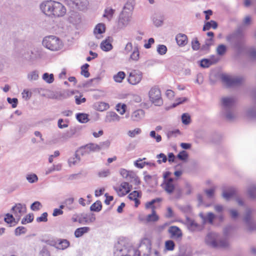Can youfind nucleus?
Segmentation results:
<instances>
[{
	"mask_svg": "<svg viewBox=\"0 0 256 256\" xmlns=\"http://www.w3.org/2000/svg\"><path fill=\"white\" fill-rule=\"evenodd\" d=\"M40 8L44 14L50 17H62L66 13V8L62 4L51 0L43 2Z\"/></svg>",
	"mask_w": 256,
	"mask_h": 256,
	"instance_id": "1",
	"label": "nucleus"
},
{
	"mask_svg": "<svg viewBox=\"0 0 256 256\" xmlns=\"http://www.w3.org/2000/svg\"><path fill=\"white\" fill-rule=\"evenodd\" d=\"M204 242L208 246L212 248H226L230 246L227 238H221L218 234L213 232L206 234Z\"/></svg>",
	"mask_w": 256,
	"mask_h": 256,
	"instance_id": "2",
	"label": "nucleus"
},
{
	"mask_svg": "<svg viewBox=\"0 0 256 256\" xmlns=\"http://www.w3.org/2000/svg\"><path fill=\"white\" fill-rule=\"evenodd\" d=\"M226 40L234 48L240 49L244 42V38L242 32L238 30L228 35Z\"/></svg>",
	"mask_w": 256,
	"mask_h": 256,
	"instance_id": "3",
	"label": "nucleus"
},
{
	"mask_svg": "<svg viewBox=\"0 0 256 256\" xmlns=\"http://www.w3.org/2000/svg\"><path fill=\"white\" fill-rule=\"evenodd\" d=\"M42 44L52 51H58L62 48V44L60 40L54 36L45 37L43 40Z\"/></svg>",
	"mask_w": 256,
	"mask_h": 256,
	"instance_id": "4",
	"label": "nucleus"
},
{
	"mask_svg": "<svg viewBox=\"0 0 256 256\" xmlns=\"http://www.w3.org/2000/svg\"><path fill=\"white\" fill-rule=\"evenodd\" d=\"M148 97L150 101L156 106H161L163 100L161 96V92L157 86L152 87L148 92Z\"/></svg>",
	"mask_w": 256,
	"mask_h": 256,
	"instance_id": "5",
	"label": "nucleus"
},
{
	"mask_svg": "<svg viewBox=\"0 0 256 256\" xmlns=\"http://www.w3.org/2000/svg\"><path fill=\"white\" fill-rule=\"evenodd\" d=\"M222 82L228 87L236 86L240 84L243 78L240 76H232L222 74L221 76Z\"/></svg>",
	"mask_w": 256,
	"mask_h": 256,
	"instance_id": "6",
	"label": "nucleus"
},
{
	"mask_svg": "<svg viewBox=\"0 0 256 256\" xmlns=\"http://www.w3.org/2000/svg\"><path fill=\"white\" fill-rule=\"evenodd\" d=\"M120 173L124 178L129 180L130 182H134L136 185H138L140 184V182L138 177L134 172L121 168L120 170Z\"/></svg>",
	"mask_w": 256,
	"mask_h": 256,
	"instance_id": "7",
	"label": "nucleus"
},
{
	"mask_svg": "<svg viewBox=\"0 0 256 256\" xmlns=\"http://www.w3.org/2000/svg\"><path fill=\"white\" fill-rule=\"evenodd\" d=\"M66 2L70 7L80 10H86L88 4L87 0H66Z\"/></svg>",
	"mask_w": 256,
	"mask_h": 256,
	"instance_id": "8",
	"label": "nucleus"
},
{
	"mask_svg": "<svg viewBox=\"0 0 256 256\" xmlns=\"http://www.w3.org/2000/svg\"><path fill=\"white\" fill-rule=\"evenodd\" d=\"M142 78V72L138 70H134L129 72L128 82L131 84L136 85L140 82Z\"/></svg>",
	"mask_w": 256,
	"mask_h": 256,
	"instance_id": "9",
	"label": "nucleus"
},
{
	"mask_svg": "<svg viewBox=\"0 0 256 256\" xmlns=\"http://www.w3.org/2000/svg\"><path fill=\"white\" fill-rule=\"evenodd\" d=\"M98 145L94 143H90L82 146L76 151L81 156H84L90 154L92 152L98 151Z\"/></svg>",
	"mask_w": 256,
	"mask_h": 256,
	"instance_id": "10",
	"label": "nucleus"
},
{
	"mask_svg": "<svg viewBox=\"0 0 256 256\" xmlns=\"http://www.w3.org/2000/svg\"><path fill=\"white\" fill-rule=\"evenodd\" d=\"M252 210L248 208L246 211V214L244 218V220L247 226L250 230H256V222H255L251 218V214Z\"/></svg>",
	"mask_w": 256,
	"mask_h": 256,
	"instance_id": "11",
	"label": "nucleus"
},
{
	"mask_svg": "<svg viewBox=\"0 0 256 256\" xmlns=\"http://www.w3.org/2000/svg\"><path fill=\"white\" fill-rule=\"evenodd\" d=\"M168 232L170 238L176 240H180L182 237V230L176 226H170L168 228Z\"/></svg>",
	"mask_w": 256,
	"mask_h": 256,
	"instance_id": "12",
	"label": "nucleus"
},
{
	"mask_svg": "<svg viewBox=\"0 0 256 256\" xmlns=\"http://www.w3.org/2000/svg\"><path fill=\"white\" fill-rule=\"evenodd\" d=\"M12 210L14 212L18 220H19L22 215L26 212V208L24 204L18 203L12 208Z\"/></svg>",
	"mask_w": 256,
	"mask_h": 256,
	"instance_id": "13",
	"label": "nucleus"
},
{
	"mask_svg": "<svg viewBox=\"0 0 256 256\" xmlns=\"http://www.w3.org/2000/svg\"><path fill=\"white\" fill-rule=\"evenodd\" d=\"M174 179L172 178L165 180L163 184H162L163 188L168 194H172L176 190V186L174 184Z\"/></svg>",
	"mask_w": 256,
	"mask_h": 256,
	"instance_id": "14",
	"label": "nucleus"
},
{
	"mask_svg": "<svg viewBox=\"0 0 256 256\" xmlns=\"http://www.w3.org/2000/svg\"><path fill=\"white\" fill-rule=\"evenodd\" d=\"M222 101L224 110H232L236 102L233 98H224Z\"/></svg>",
	"mask_w": 256,
	"mask_h": 256,
	"instance_id": "15",
	"label": "nucleus"
},
{
	"mask_svg": "<svg viewBox=\"0 0 256 256\" xmlns=\"http://www.w3.org/2000/svg\"><path fill=\"white\" fill-rule=\"evenodd\" d=\"M186 223L188 229L191 232L199 231L201 230V226L190 218H186Z\"/></svg>",
	"mask_w": 256,
	"mask_h": 256,
	"instance_id": "16",
	"label": "nucleus"
},
{
	"mask_svg": "<svg viewBox=\"0 0 256 256\" xmlns=\"http://www.w3.org/2000/svg\"><path fill=\"white\" fill-rule=\"evenodd\" d=\"M130 20V16L128 14L122 12L120 16L118 25L120 27H125L129 23Z\"/></svg>",
	"mask_w": 256,
	"mask_h": 256,
	"instance_id": "17",
	"label": "nucleus"
},
{
	"mask_svg": "<svg viewBox=\"0 0 256 256\" xmlns=\"http://www.w3.org/2000/svg\"><path fill=\"white\" fill-rule=\"evenodd\" d=\"M145 115L144 111L142 109L134 111L131 114V119L134 122H139L142 120Z\"/></svg>",
	"mask_w": 256,
	"mask_h": 256,
	"instance_id": "18",
	"label": "nucleus"
},
{
	"mask_svg": "<svg viewBox=\"0 0 256 256\" xmlns=\"http://www.w3.org/2000/svg\"><path fill=\"white\" fill-rule=\"evenodd\" d=\"M120 120V117L115 112H108L106 114L104 121L106 122H112L119 121Z\"/></svg>",
	"mask_w": 256,
	"mask_h": 256,
	"instance_id": "19",
	"label": "nucleus"
},
{
	"mask_svg": "<svg viewBox=\"0 0 256 256\" xmlns=\"http://www.w3.org/2000/svg\"><path fill=\"white\" fill-rule=\"evenodd\" d=\"M199 216L202 220L204 224L208 222L212 224L215 218L214 214L211 212H208L206 216H204L202 213H200Z\"/></svg>",
	"mask_w": 256,
	"mask_h": 256,
	"instance_id": "20",
	"label": "nucleus"
},
{
	"mask_svg": "<svg viewBox=\"0 0 256 256\" xmlns=\"http://www.w3.org/2000/svg\"><path fill=\"white\" fill-rule=\"evenodd\" d=\"M176 40L178 44L181 46H186L188 43V38L184 34H178L176 37Z\"/></svg>",
	"mask_w": 256,
	"mask_h": 256,
	"instance_id": "21",
	"label": "nucleus"
},
{
	"mask_svg": "<svg viewBox=\"0 0 256 256\" xmlns=\"http://www.w3.org/2000/svg\"><path fill=\"white\" fill-rule=\"evenodd\" d=\"M57 243H58V246L56 248L62 250L66 249L70 244L69 241L66 239L58 238L57 239Z\"/></svg>",
	"mask_w": 256,
	"mask_h": 256,
	"instance_id": "22",
	"label": "nucleus"
},
{
	"mask_svg": "<svg viewBox=\"0 0 256 256\" xmlns=\"http://www.w3.org/2000/svg\"><path fill=\"white\" fill-rule=\"evenodd\" d=\"M218 61V58L214 60L202 59L200 62V66L204 68H208L210 66L216 64Z\"/></svg>",
	"mask_w": 256,
	"mask_h": 256,
	"instance_id": "23",
	"label": "nucleus"
},
{
	"mask_svg": "<svg viewBox=\"0 0 256 256\" xmlns=\"http://www.w3.org/2000/svg\"><path fill=\"white\" fill-rule=\"evenodd\" d=\"M248 194L250 198L252 200H256V184L250 186L247 189Z\"/></svg>",
	"mask_w": 256,
	"mask_h": 256,
	"instance_id": "24",
	"label": "nucleus"
},
{
	"mask_svg": "<svg viewBox=\"0 0 256 256\" xmlns=\"http://www.w3.org/2000/svg\"><path fill=\"white\" fill-rule=\"evenodd\" d=\"M94 106L96 110L102 112L109 108V104L104 102H98L94 104Z\"/></svg>",
	"mask_w": 256,
	"mask_h": 256,
	"instance_id": "25",
	"label": "nucleus"
},
{
	"mask_svg": "<svg viewBox=\"0 0 256 256\" xmlns=\"http://www.w3.org/2000/svg\"><path fill=\"white\" fill-rule=\"evenodd\" d=\"M90 228L88 227H82L77 228L74 232V236L76 238H80L84 234L88 232Z\"/></svg>",
	"mask_w": 256,
	"mask_h": 256,
	"instance_id": "26",
	"label": "nucleus"
},
{
	"mask_svg": "<svg viewBox=\"0 0 256 256\" xmlns=\"http://www.w3.org/2000/svg\"><path fill=\"white\" fill-rule=\"evenodd\" d=\"M154 208V206H152V213L147 216L146 218V220L147 222H154L158 220V216L156 214Z\"/></svg>",
	"mask_w": 256,
	"mask_h": 256,
	"instance_id": "27",
	"label": "nucleus"
},
{
	"mask_svg": "<svg viewBox=\"0 0 256 256\" xmlns=\"http://www.w3.org/2000/svg\"><path fill=\"white\" fill-rule=\"evenodd\" d=\"M78 152H76L74 154V156L70 157L68 160V164L70 166H74L78 163L80 162V157L78 156V154H77Z\"/></svg>",
	"mask_w": 256,
	"mask_h": 256,
	"instance_id": "28",
	"label": "nucleus"
},
{
	"mask_svg": "<svg viewBox=\"0 0 256 256\" xmlns=\"http://www.w3.org/2000/svg\"><path fill=\"white\" fill-rule=\"evenodd\" d=\"M211 28L216 29L218 28V24L216 21L210 20L205 23L203 26V30L206 31L209 30Z\"/></svg>",
	"mask_w": 256,
	"mask_h": 256,
	"instance_id": "29",
	"label": "nucleus"
},
{
	"mask_svg": "<svg viewBox=\"0 0 256 256\" xmlns=\"http://www.w3.org/2000/svg\"><path fill=\"white\" fill-rule=\"evenodd\" d=\"M100 48L104 51L108 52L112 49V46L110 42L108 41V40L106 39L101 42Z\"/></svg>",
	"mask_w": 256,
	"mask_h": 256,
	"instance_id": "30",
	"label": "nucleus"
},
{
	"mask_svg": "<svg viewBox=\"0 0 256 256\" xmlns=\"http://www.w3.org/2000/svg\"><path fill=\"white\" fill-rule=\"evenodd\" d=\"M235 192V189L230 188L228 189V191L224 190L222 196L224 199L228 200L234 194Z\"/></svg>",
	"mask_w": 256,
	"mask_h": 256,
	"instance_id": "31",
	"label": "nucleus"
},
{
	"mask_svg": "<svg viewBox=\"0 0 256 256\" xmlns=\"http://www.w3.org/2000/svg\"><path fill=\"white\" fill-rule=\"evenodd\" d=\"M126 77V74L124 72L120 71L118 72L116 74H114L113 76L114 80L116 82H122V80Z\"/></svg>",
	"mask_w": 256,
	"mask_h": 256,
	"instance_id": "32",
	"label": "nucleus"
},
{
	"mask_svg": "<svg viewBox=\"0 0 256 256\" xmlns=\"http://www.w3.org/2000/svg\"><path fill=\"white\" fill-rule=\"evenodd\" d=\"M102 208V204L100 200H97L96 202L94 203L90 207L91 211L98 212Z\"/></svg>",
	"mask_w": 256,
	"mask_h": 256,
	"instance_id": "33",
	"label": "nucleus"
},
{
	"mask_svg": "<svg viewBox=\"0 0 256 256\" xmlns=\"http://www.w3.org/2000/svg\"><path fill=\"white\" fill-rule=\"evenodd\" d=\"M76 119L81 123H86L88 121V115L84 113L78 114L76 116Z\"/></svg>",
	"mask_w": 256,
	"mask_h": 256,
	"instance_id": "34",
	"label": "nucleus"
},
{
	"mask_svg": "<svg viewBox=\"0 0 256 256\" xmlns=\"http://www.w3.org/2000/svg\"><path fill=\"white\" fill-rule=\"evenodd\" d=\"M106 27L104 24H98L94 29V34H102L105 32Z\"/></svg>",
	"mask_w": 256,
	"mask_h": 256,
	"instance_id": "35",
	"label": "nucleus"
},
{
	"mask_svg": "<svg viewBox=\"0 0 256 256\" xmlns=\"http://www.w3.org/2000/svg\"><path fill=\"white\" fill-rule=\"evenodd\" d=\"M42 79L47 83L51 84L54 81V74L44 73L42 76Z\"/></svg>",
	"mask_w": 256,
	"mask_h": 256,
	"instance_id": "36",
	"label": "nucleus"
},
{
	"mask_svg": "<svg viewBox=\"0 0 256 256\" xmlns=\"http://www.w3.org/2000/svg\"><path fill=\"white\" fill-rule=\"evenodd\" d=\"M89 64H85L81 67V74L84 76L85 78H88L90 76V74L88 72V68L89 67Z\"/></svg>",
	"mask_w": 256,
	"mask_h": 256,
	"instance_id": "37",
	"label": "nucleus"
},
{
	"mask_svg": "<svg viewBox=\"0 0 256 256\" xmlns=\"http://www.w3.org/2000/svg\"><path fill=\"white\" fill-rule=\"evenodd\" d=\"M141 253L139 250L132 248L128 250V254L124 256H140Z\"/></svg>",
	"mask_w": 256,
	"mask_h": 256,
	"instance_id": "38",
	"label": "nucleus"
},
{
	"mask_svg": "<svg viewBox=\"0 0 256 256\" xmlns=\"http://www.w3.org/2000/svg\"><path fill=\"white\" fill-rule=\"evenodd\" d=\"M74 201V198H70L66 199L64 202V204L66 207V208L69 210H72L74 208V206H72Z\"/></svg>",
	"mask_w": 256,
	"mask_h": 256,
	"instance_id": "39",
	"label": "nucleus"
},
{
	"mask_svg": "<svg viewBox=\"0 0 256 256\" xmlns=\"http://www.w3.org/2000/svg\"><path fill=\"white\" fill-rule=\"evenodd\" d=\"M246 114L248 117L256 120V107H252L248 109Z\"/></svg>",
	"mask_w": 256,
	"mask_h": 256,
	"instance_id": "40",
	"label": "nucleus"
},
{
	"mask_svg": "<svg viewBox=\"0 0 256 256\" xmlns=\"http://www.w3.org/2000/svg\"><path fill=\"white\" fill-rule=\"evenodd\" d=\"M114 10L111 8H107L104 10V14L103 15L104 17L106 18L108 20H110L112 17Z\"/></svg>",
	"mask_w": 256,
	"mask_h": 256,
	"instance_id": "41",
	"label": "nucleus"
},
{
	"mask_svg": "<svg viewBox=\"0 0 256 256\" xmlns=\"http://www.w3.org/2000/svg\"><path fill=\"white\" fill-rule=\"evenodd\" d=\"M38 78V72L36 70L32 71L28 74V78L30 80H36Z\"/></svg>",
	"mask_w": 256,
	"mask_h": 256,
	"instance_id": "42",
	"label": "nucleus"
},
{
	"mask_svg": "<svg viewBox=\"0 0 256 256\" xmlns=\"http://www.w3.org/2000/svg\"><path fill=\"white\" fill-rule=\"evenodd\" d=\"M26 179L30 183H34L38 180L37 176L34 174H27Z\"/></svg>",
	"mask_w": 256,
	"mask_h": 256,
	"instance_id": "43",
	"label": "nucleus"
},
{
	"mask_svg": "<svg viewBox=\"0 0 256 256\" xmlns=\"http://www.w3.org/2000/svg\"><path fill=\"white\" fill-rule=\"evenodd\" d=\"M182 120L184 124L188 125L190 122V116L188 113H184L182 116Z\"/></svg>",
	"mask_w": 256,
	"mask_h": 256,
	"instance_id": "44",
	"label": "nucleus"
},
{
	"mask_svg": "<svg viewBox=\"0 0 256 256\" xmlns=\"http://www.w3.org/2000/svg\"><path fill=\"white\" fill-rule=\"evenodd\" d=\"M128 198L130 200H134L136 199H137L138 198L141 197V193L140 192H138L137 190H134L132 192H130L128 196Z\"/></svg>",
	"mask_w": 256,
	"mask_h": 256,
	"instance_id": "45",
	"label": "nucleus"
},
{
	"mask_svg": "<svg viewBox=\"0 0 256 256\" xmlns=\"http://www.w3.org/2000/svg\"><path fill=\"white\" fill-rule=\"evenodd\" d=\"M139 52L137 47L134 48L132 53L131 54L130 58L135 61H137L139 58Z\"/></svg>",
	"mask_w": 256,
	"mask_h": 256,
	"instance_id": "46",
	"label": "nucleus"
},
{
	"mask_svg": "<svg viewBox=\"0 0 256 256\" xmlns=\"http://www.w3.org/2000/svg\"><path fill=\"white\" fill-rule=\"evenodd\" d=\"M174 242L172 240H168L165 242L166 248L168 250H174Z\"/></svg>",
	"mask_w": 256,
	"mask_h": 256,
	"instance_id": "47",
	"label": "nucleus"
},
{
	"mask_svg": "<svg viewBox=\"0 0 256 256\" xmlns=\"http://www.w3.org/2000/svg\"><path fill=\"white\" fill-rule=\"evenodd\" d=\"M188 152L185 150H182L177 155V158L181 160H186L188 158Z\"/></svg>",
	"mask_w": 256,
	"mask_h": 256,
	"instance_id": "48",
	"label": "nucleus"
},
{
	"mask_svg": "<svg viewBox=\"0 0 256 256\" xmlns=\"http://www.w3.org/2000/svg\"><path fill=\"white\" fill-rule=\"evenodd\" d=\"M226 50V46L224 44H220L216 48L217 54L220 56L224 54Z\"/></svg>",
	"mask_w": 256,
	"mask_h": 256,
	"instance_id": "49",
	"label": "nucleus"
},
{
	"mask_svg": "<svg viewBox=\"0 0 256 256\" xmlns=\"http://www.w3.org/2000/svg\"><path fill=\"white\" fill-rule=\"evenodd\" d=\"M232 110H228L225 111V116L226 118L229 120H233L235 118L236 116L232 112Z\"/></svg>",
	"mask_w": 256,
	"mask_h": 256,
	"instance_id": "50",
	"label": "nucleus"
},
{
	"mask_svg": "<svg viewBox=\"0 0 256 256\" xmlns=\"http://www.w3.org/2000/svg\"><path fill=\"white\" fill-rule=\"evenodd\" d=\"M157 52L160 54L164 55L167 52V48L165 45L160 44L157 48Z\"/></svg>",
	"mask_w": 256,
	"mask_h": 256,
	"instance_id": "51",
	"label": "nucleus"
},
{
	"mask_svg": "<svg viewBox=\"0 0 256 256\" xmlns=\"http://www.w3.org/2000/svg\"><path fill=\"white\" fill-rule=\"evenodd\" d=\"M110 142L108 140L100 142L99 144H98V148H97L98 151H99L104 148H108L110 146Z\"/></svg>",
	"mask_w": 256,
	"mask_h": 256,
	"instance_id": "52",
	"label": "nucleus"
},
{
	"mask_svg": "<svg viewBox=\"0 0 256 256\" xmlns=\"http://www.w3.org/2000/svg\"><path fill=\"white\" fill-rule=\"evenodd\" d=\"M126 105L125 104H118L116 105V110L120 112V114H123L125 112L126 109Z\"/></svg>",
	"mask_w": 256,
	"mask_h": 256,
	"instance_id": "53",
	"label": "nucleus"
},
{
	"mask_svg": "<svg viewBox=\"0 0 256 256\" xmlns=\"http://www.w3.org/2000/svg\"><path fill=\"white\" fill-rule=\"evenodd\" d=\"M74 131L73 130H70L67 131L66 132L62 134V138L64 140H67L71 137L74 134Z\"/></svg>",
	"mask_w": 256,
	"mask_h": 256,
	"instance_id": "54",
	"label": "nucleus"
},
{
	"mask_svg": "<svg viewBox=\"0 0 256 256\" xmlns=\"http://www.w3.org/2000/svg\"><path fill=\"white\" fill-rule=\"evenodd\" d=\"M141 132V130L140 128H136L134 130H129L128 134L129 136L134 138L136 134H139Z\"/></svg>",
	"mask_w": 256,
	"mask_h": 256,
	"instance_id": "55",
	"label": "nucleus"
},
{
	"mask_svg": "<svg viewBox=\"0 0 256 256\" xmlns=\"http://www.w3.org/2000/svg\"><path fill=\"white\" fill-rule=\"evenodd\" d=\"M34 220L33 214H28L26 216V218H24L22 220V224H26V223L32 222Z\"/></svg>",
	"mask_w": 256,
	"mask_h": 256,
	"instance_id": "56",
	"label": "nucleus"
},
{
	"mask_svg": "<svg viewBox=\"0 0 256 256\" xmlns=\"http://www.w3.org/2000/svg\"><path fill=\"white\" fill-rule=\"evenodd\" d=\"M42 207V205L40 202L36 201L32 204L30 208L34 211L39 210Z\"/></svg>",
	"mask_w": 256,
	"mask_h": 256,
	"instance_id": "57",
	"label": "nucleus"
},
{
	"mask_svg": "<svg viewBox=\"0 0 256 256\" xmlns=\"http://www.w3.org/2000/svg\"><path fill=\"white\" fill-rule=\"evenodd\" d=\"M5 222L8 224H11L14 221L15 218L13 216L10 214H6V216L4 219Z\"/></svg>",
	"mask_w": 256,
	"mask_h": 256,
	"instance_id": "58",
	"label": "nucleus"
},
{
	"mask_svg": "<svg viewBox=\"0 0 256 256\" xmlns=\"http://www.w3.org/2000/svg\"><path fill=\"white\" fill-rule=\"evenodd\" d=\"M48 93L46 94V96L51 99H58V92H56L52 91H48Z\"/></svg>",
	"mask_w": 256,
	"mask_h": 256,
	"instance_id": "59",
	"label": "nucleus"
},
{
	"mask_svg": "<svg viewBox=\"0 0 256 256\" xmlns=\"http://www.w3.org/2000/svg\"><path fill=\"white\" fill-rule=\"evenodd\" d=\"M192 48L194 50H197L200 48V44L196 38L192 42Z\"/></svg>",
	"mask_w": 256,
	"mask_h": 256,
	"instance_id": "60",
	"label": "nucleus"
},
{
	"mask_svg": "<svg viewBox=\"0 0 256 256\" xmlns=\"http://www.w3.org/2000/svg\"><path fill=\"white\" fill-rule=\"evenodd\" d=\"M48 213L46 212H44L40 216L36 218L37 222H46L48 221Z\"/></svg>",
	"mask_w": 256,
	"mask_h": 256,
	"instance_id": "61",
	"label": "nucleus"
},
{
	"mask_svg": "<svg viewBox=\"0 0 256 256\" xmlns=\"http://www.w3.org/2000/svg\"><path fill=\"white\" fill-rule=\"evenodd\" d=\"M7 101L9 104H12V108H15L16 107L18 103V100L16 98H8Z\"/></svg>",
	"mask_w": 256,
	"mask_h": 256,
	"instance_id": "62",
	"label": "nucleus"
},
{
	"mask_svg": "<svg viewBox=\"0 0 256 256\" xmlns=\"http://www.w3.org/2000/svg\"><path fill=\"white\" fill-rule=\"evenodd\" d=\"M16 236H20L26 232V228L23 226L18 227L14 231Z\"/></svg>",
	"mask_w": 256,
	"mask_h": 256,
	"instance_id": "63",
	"label": "nucleus"
},
{
	"mask_svg": "<svg viewBox=\"0 0 256 256\" xmlns=\"http://www.w3.org/2000/svg\"><path fill=\"white\" fill-rule=\"evenodd\" d=\"M150 135L152 138H155L156 142H160L162 140L161 136L159 134L156 135V132L154 130L151 131L150 132Z\"/></svg>",
	"mask_w": 256,
	"mask_h": 256,
	"instance_id": "64",
	"label": "nucleus"
}]
</instances>
